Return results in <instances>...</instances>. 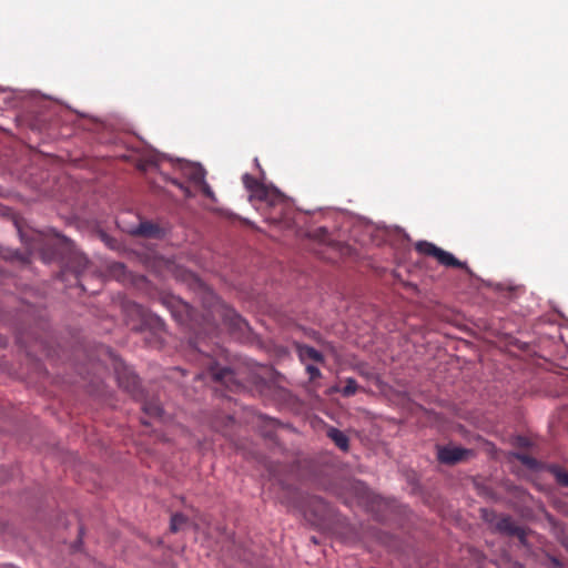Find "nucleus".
Wrapping results in <instances>:
<instances>
[{"label": "nucleus", "mask_w": 568, "mask_h": 568, "mask_svg": "<svg viewBox=\"0 0 568 568\" xmlns=\"http://www.w3.org/2000/svg\"><path fill=\"white\" fill-rule=\"evenodd\" d=\"M245 189L250 192V202L258 203V209L265 210V220L281 227L292 225V204L288 199L274 186H268L253 175L242 176Z\"/></svg>", "instance_id": "nucleus-1"}, {"label": "nucleus", "mask_w": 568, "mask_h": 568, "mask_svg": "<svg viewBox=\"0 0 568 568\" xmlns=\"http://www.w3.org/2000/svg\"><path fill=\"white\" fill-rule=\"evenodd\" d=\"M209 294L211 295L213 303L212 306L202 315L203 324L206 326L204 332H213L221 322L229 328L231 334L237 337L245 336L250 332L247 322L211 292H209Z\"/></svg>", "instance_id": "nucleus-2"}, {"label": "nucleus", "mask_w": 568, "mask_h": 568, "mask_svg": "<svg viewBox=\"0 0 568 568\" xmlns=\"http://www.w3.org/2000/svg\"><path fill=\"white\" fill-rule=\"evenodd\" d=\"M21 242L29 248H72V241L53 227L34 229L22 221H14Z\"/></svg>", "instance_id": "nucleus-3"}, {"label": "nucleus", "mask_w": 568, "mask_h": 568, "mask_svg": "<svg viewBox=\"0 0 568 568\" xmlns=\"http://www.w3.org/2000/svg\"><path fill=\"white\" fill-rule=\"evenodd\" d=\"M306 236L320 245L334 246L335 248H352L349 244H345L344 233L333 223L313 225L307 229Z\"/></svg>", "instance_id": "nucleus-4"}, {"label": "nucleus", "mask_w": 568, "mask_h": 568, "mask_svg": "<svg viewBox=\"0 0 568 568\" xmlns=\"http://www.w3.org/2000/svg\"><path fill=\"white\" fill-rule=\"evenodd\" d=\"M164 304L170 310L172 316L181 325H185L192 331H196L197 326L202 325L197 323V317L193 307L181 298L172 296L164 300Z\"/></svg>", "instance_id": "nucleus-5"}, {"label": "nucleus", "mask_w": 568, "mask_h": 568, "mask_svg": "<svg viewBox=\"0 0 568 568\" xmlns=\"http://www.w3.org/2000/svg\"><path fill=\"white\" fill-rule=\"evenodd\" d=\"M181 171L183 176L190 183H192L193 187L197 192H201L205 197L210 199L212 202H216L215 193L205 181L206 171L201 164L187 162L182 165Z\"/></svg>", "instance_id": "nucleus-6"}, {"label": "nucleus", "mask_w": 568, "mask_h": 568, "mask_svg": "<svg viewBox=\"0 0 568 568\" xmlns=\"http://www.w3.org/2000/svg\"><path fill=\"white\" fill-rule=\"evenodd\" d=\"M436 450H437V460L440 464L449 465V466H453L460 462L467 460L469 457H471L474 455L471 449L463 448L459 446H453V445H447V446L437 445Z\"/></svg>", "instance_id": "nucleus-7"}, {"label": "nucleus", "mask_w": 568, "mask_h": 568, "mask_svg": "<svg viewBox=\"0 0 568 568\" xmlns=\"http://www.w3.org/2000/svg\"><path fill=\"white\" fill-rule=\"evenodd\" d=\"M210 375L216 383H221L231 392H237L242 388V384L235 378L234 372L229 367L214 365L210 368Z\"/></svg>", "instance_id": "nucleus-8"}, {"label": "nucleus", "mask_w": 568, "mask_h": 568, "mask_svg": "<svg viewBox=\"0 0 568 568\" xmlns=\"http://www.w3.org/2000/svg\"><path fill=\"white\" fill-rule=\"evenodd\" d=\"M130 232L145 239H163L168 233V227L153 221H140L139 225Z\"/></svg>", "instance_id": "nucleus-9"}, {"label": "nucleus", "mask_w": 568, "mask_h": 568, "mask_svg": "<svg viewBox=\"0 0 568 568\" xmlns=\"http://www.w3.org/2000/svg\"><path fill=\"white\" fill-rule=\"evenodd\" d=\"M329 511L328 505L321 497L313 496L307 501L305 516L311 515L312 518L310 520L313 524L320 525L328 517Z\"/></svg>", "instance_id": "nucleus-10"}, {"label": "nucleus", "mask_w": 568, "mask_h": 568, "mask_svg": "<svg viewBox=\"0 0 568 568\" xmlns=\"http://www.w3.org/2000/svg\"><path fill=\"white\" fill-rule=\"evenodd\" d=\"M383 236L393 248H407L412 244L409 235L399 227L386 229Z\"/></svg>", "instance_id": "nucleus-11"}, {"label": "nucleus", "mask_w": 568, "mask_h": 568, "mask_svg": "<svg viewBox=\"0 0 568 568\" xmlns=\"http://www.w3.org/2000/svg\"><path fill=\"white\" fill-rule=\"evenodd\" d=\"M496 530L500 534H504L506 536L510 537H517L521 541H524L526 537V532L524 528L518 526L510 516H503L497 523H496Z\"/></svg>", "instance_id": "nucleus-12"}, {"label": "nucleus", "mask_w": 568, "mask_h": 568, "mask_svg": "<svg viewBox=\"0 0 568 568\" xmlns=\"http://www.w3.org/2000/svg\"><path fill=\"white\" fill-rule=\"evenodd\" d=\"M118 382L120 387L126 390L134 398L141 396L140 382L135 374L129 372L119 373Z\"/></svg>", "instance_id": "nucleus-13"}, {"label": "nucleus", "mask_w": 568, "mask_h": 568, "mask_svg": "<svg viewBox=\"0 0 568 568\" xmlns=\"http://www.w3.org/2000/svg\"><path fill=\"white\" fill-rule=\"evenodd\" d=\"M433 255L440 264L453 267H465V263L458 261L453 254L447 251H424Z\"/></svg>", "instance_id": "nucleus-14"}, {"label": "nucleus", "mask_w": 568, "mask_h": 568, "mask_svg": "<svg viewBox=\"0 0 568 568\" xmlns=\"http://www.w3.org/2000/svg\"><path fill=\"white\" fill-rule=\"evenodd\" d=\"M326 435L341 450L348 452L349 439L342 430L335 427H329Z\"/></svg>", "instance_id": "nucleus-15"}, {"label": "nucleus", "mask_w": 568, "mask_h": 568, "mask_svg": "<svg viewBox=\"0 0 568 568\" xmlns=\"http://www.w3.org/2000/svg\"><path fill=\"white\" fill-rule=\"evenodd\" d=\"M297 352H298L300 358L302 361H304V359H312V361L318 362V363L324 362L323 354L321 352H318L317 349H315L314 347H312V346H308V345H297Z\"/></svg>", "instance_id": "nucleus-16"}, {"label": "nucleus", "mask_w": 568, "mask_h": 568, "mask_svg": "<svg viewBox=\"0 0 568 568\" xmlns=\"http://www.w3.org/2000/svg\"><path fill=\"white\" fill-rule=\"evenodd\" d=\"M549 471L554 475L556 481L564 487H568V473L559 466H550Z\"/></svg>", "instance_id": "nucleus-17"}, {"label": "nucleus", "mask_w": 568, "mask_h": 568, "mask_svg": "<svg viewBox=\"0 0 568 568\" xmlns=\"http://www.w3.org/2000/svg\"><path fill=\"white\" fill-rule=\"evenodd\" d=\"M143 410L145 414L154 417H161L163 414V408L156 400L145 402L143 404Z\"/></svg>", "instance_id": "nucleus-18"}, {"label": "nucleus", "mask_w": 568, "mask_h": 568, "mask_svg": "<svg viewBox=\"0 0 568 568\" xmlns=\"http://www.w3.org/2000/svg\"><path fill=\"white\" fill-rule=\"evenodd\" d=\"M357 382L354 378L349 377L346 379V385L342 389L334 388L333 390L339 392L344 397H349L354 395L357 392Z\"/></svg>", "instance_id": "nucleus-19"}, {"label": "nucleus", "mask_w": 568, "mask_h": 568, "mask_svg": "<svg viewBox=\"0 0 568 568\" xmlns=\"http://www.w3.org/2000/svg\"><path fill=\"white\" fill-rule=\"evenodd\" d=\"M186 523H187L186 516H184L182 514H174L171 517L170 529L172 532H176L180 529H182L186 525Z\"/></svg>", "instance_id": "nucleus-20"}, {"label": "nucleus", "mask_w": 568, "mask_h": 568, "mask_svg": "<svg viewBox=\"0 0 568 568\" xmlns=\"http://www.w3.org/2000/svg\"><path fill=\"white\" fill-rule=\"evenodd\" d=\"M158 160L155 155H151L144 160H141L138 164V168L142 171H146L150 168L156 166Z\"/></svg>", "instance_id": "nucleus-21"}, {"label": "nucleus", "mask_w": 568, "mask_h": 568, "mask_svg": "<svg viewBox=\"0 0 568 568\" xmlns=\"http://www.w3.org/2000/svg\"><path fill=\"white\" fill-rule=\"evenodd\" d=\"M489 286L496 291V292H504V291H507V292H515L518 290V286H515V285H510V284H505V283H489Z\"/></svg>", "instance_id": "nucleus-22"}, {"label": "nucleus", "mask_w": 568, "mask_h": 568, "mask_svg": "<svg viewBox=\"0 0 568 568\" xmlns=\"http://www.w3.org/2000/svg\"><path fill=\"white\" fill-rule=\"evenodd\" d=\"M171 182L173 185L178 186L183 192L185 197L191 199L195 196V192H193L191 187L185 185L184 183L178 180H172Z\"/></svg>", "instance_id": "nucleus-23"}, {"label": "nucleus", "mask_w": 568, "mask_h": 568, "mask_svg": "<svg viewBox=\"0 0 568 568\" xmlns=\"http://www.w3.org/2000/svg\"><path fill=\"white\" fill-rule=\"evenodd\" d=\"M516 458L524 465L528 467H534L536 465L535 458L526 455V454H516Z\"/></svg>", "instance_id": "nucleus-24"}, {"label": "nucleus", "mask_w": 568, "mask_h": 568, "mask_svg": "<svg viewBox=\"0 0 568 568\" xmlns=\"http://www.w3.org/2000/svg\"><path fill=\"white\" fill-rule=\"evenodd\" d=\"M306 371L310 375V379L311 381H314L316 378H320L321 377V371L316 367V366H313V365H307L306 366Z\"/></svg>", "instance_id": "nucleus-25"}, {"label": "nucleus", "mask_w": 568, "mask_h": 568, "mask_svg": "<svg viewBox=\"0 0 568 568\" xmlns=\"http://www.w3.org/2000/svg\"><path fill=\"white\" fill-rule=\"evenodd\" d=\"M124 271H125V267L123 264L121 263H114L112 266H111V272L116 275V276H120L122 274H124Z\"/></svg>", "instance_id": "nucleus-26"}, {"label": "nucleus", "mask_w": 568, "mask_h": 568, "mask_svg": "<svg viewBox=\"0 0 568 568\" xmlns=\"http://www.w3.org/2000/svg\"><path fill=\"white\" fill-rule=\"evenodd\" d=\"M189 276L196 287L203 290L204 292H209L206 285L203 282H201V280L197 278L194 274H190Z\"/></svg>", "instance_id": "nucleus-27"}, {"label": "nucleus", "mask_w": 568, "mask_h": 568, "mask_svg": "<svg viewBox=\"0 0 568 568\" xmlns=\"http://www.w3.org/2000/svg\"><path fill=\"white\" fill-rule=\"evenodd\" d=\"M481 518L486 521H491L493 518H495V511L494 510H489L487 508H483L481 510Z\"/></svg>", "instance_id": "nucleus-28"}, {"label": "nucleus", "mask_w": 568, "mask_h": 568, "mask_svg": "<svg viewBox=\"0 0 568 568\" xmlns=\"http://www.w3.org/2000/svg\"><path fill=\"white\" fill-rule=\"evenodd\" d=\"M415 248H429V250H433V248H439V247L436 246L435 244L426 242V241H418V242L415 243Z\"/></svg>", "instance_id": "nucleus-29"}, {"label": "nucleus", "mask_w": 568, "mask_h": 568, "mask_svg": "<svg viewBox=\"0 0 568 568\" xmlns=\"http://www.w3.org/2000/svg\"><path fill=\"white\" fill-rule=\"evenodd\" d=\"M133 312L138 313V314H142V308L140 305L138 304H132L129 306Z\"/></svg>", "instance_id": "nucleus-30"}, {"label": "nucleus", "mask_w": 568, "mask_h": 568, "mask_svg": "<svg viewBox=\"0 0 568 568\" xmlns=\"http://www.w3.org/2000/svg\"><path fill=\"white\" fill-rule=\"evenodd\" d=\"M254 163H255V166H256V168H258V169L261 170V165H260V163H258V160H257V159H255V160H254Z\"/></svg>", "instance_id": "nucleus-31"}, {"label": "nucleus", "mask_w": 568, "mask_h": 568, "mask_svg": "<svg viewBox=\"0 0 568 568\" xmlns=\"http://www.w3.org/2000/svg\"><path fill=\"white\" fill-rule=\"evenodd\" d=\"M521 445H526V439L520 438Z\"/></svg>", "instance_id": "nucleus-32"}]
</instances>
